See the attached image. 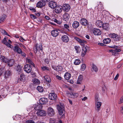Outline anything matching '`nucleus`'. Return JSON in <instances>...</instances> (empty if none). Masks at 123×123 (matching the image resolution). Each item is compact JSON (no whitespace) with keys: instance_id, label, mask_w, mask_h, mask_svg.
Wrapping results in <instances>:
<instances>
[{"instance_id":"nucleus-1","label":"nucleus","mask_w":123,"mask_h":123,"mask_svg":"<svg viewBox=\"0 0 123 123\" xmlns=\"http://www.w3.org/2000/svg\"><path fill=\"white\" fill-rule=\"evenodd\" d=\"M57 108L59 115H62L63 116L65 112L63 104L62 103H60L59 104L57 105Z\"/></svg>"},{"instance_id":"nucleus-2","label":"nucleus","mask_w":123,"mask_h":123,"mask_svg":"<svg viewBox=\"0 0 123 123\" xmlns=\"http://www.w3.org/2000/svg\"><path fill=\"white\" fill-rule=\"evenodd\" d=\"M109 36L111 38H115V40L116 41H119L120 38V36L117 35L115 33H111L109 34Z\"/></svg>"},{"instance_id":"nucleus-3","label":"nucleus","mask_w":123,"mask_h":123,"mask_svg":"<svg viewBox=\"0 0 123 123\" xmlns=\"http://www.w3.org/2000/svg\"><path fill=\"white\" fill-rule=\"evenodd\" d=\"M47 112L48 115L50 116H52L55 114V112L54 109L51 107H49L48 108Z\"/></svg>"},{"instance_id":"nucleus-4","label":"nucleus","mask_w":123,"mask_h":123,"mask_svg":"<svg viewBox=\"0 0 123 123\" xmlns=\"http://www.w3.org/2000/svg\"><path fill=\"white\" fill-rule=\"evenodd\" d=\"M102 105V103L101 102H98L95 103V109L97 112H98L100 111L101 107Z\"/></svg>"},{"instance_id":"nucleus-5","label":"nucleus","mask_w":123,"mask_h":123,"mask_svg":"<svg viewBox=\"0 0 123 123\" xmlns=\"http://www.w3.org/2000/svg\"><path fill=\"white\" fill-rule=\"evenodd\" d=\"M33 49L35 52L36 53L37 51L42 50V46L41 44L39 45L37 44L36 45L35 47H34Z\"/></svg>"},{"instance_id":"nucleus-6","label":"nucleus","mask_w":123,"mask_h":123,"mask_svg":"<svg viewBox=\"0 0 123 123\" xmlns=\"http://www.w3.org/2000/svg\"><path fill=\"white\" fill-rule=\"evenodd\" d=\"M31 66L29 65L26 64L24 66V69L27 73H29L31 72Z\"/></svg>"},{"instance_id":"nucleus-7","label":"nucleus","mask_w":123,"mask_h":123,"mask_svg":"<svg viewBox=\"0 0 123 123\" xmlns=\"http://www.w3.org/2000/svg\"><path fill=\"white\" fill-rule=\"evenodd\" d=\"M37 115L39 116H43L46 115V113L43 110H39L36 112Z\"/></svg>"},{"instance_id":"nucleus-8","label":"nucleus","mask_w":123,"mask_h":123,"mask_svg":"<svg viewBox=\"0 0 123 123\" xmlns=\"http://www.w3.org/2000/svg\"><path fill=\"white\" fill-rule=\"evenodd\" d=\"M46 3L43 0L38 2L36 5V6L39 8H41L45 6Z\"/></svg>"},{"instance_id":"nucleus-9","label":"nucleus","mask_w":123,"mask_h":123,"mask_svg":"<svg viewBox=\"0 0 123 123\" xmlns=\"http://www.w3.org/2000/svg\"><path fill=\"white\" fill-rule=\"evenodd\" d=\"M49 7L52 9H54L57 5V3L54 1H49L48 4Z\"/></svg>"},{"instance_id":"nucleus-10","label":"nucleus","mask_w":123,"mask_h":123,"mask_svg":"<svg viewBox=\"0 0 123 123\" xmlns=\"http://www.w3.org/2000/svg\"><path fill=\"white\" fill-rule=\"evenodd\" d=\"M68 94L70 97L73 98H77L79 96V94L78 93L73 92L69 93Z\"/></svg>"},{"instance_id":"nucleus-11","label":"nucleus","mask_w":123,"mask_h":123,"mask_svg":"<svg viewBox=\"0 0 123 123\" xmlns=\"http://www.w3.org/2000/svg\"><path fill=\"white\" fill-rule=\"evenodd\" d=\"M57 98L56 94L54 93H50L49 95V98L52 100H55Z\"/></svg>"},{"instance_id":"nucleus-12","label":"nucleus","mask_w":123,"mask_h":123,"mask_svg":"<svg viewBox=\"0 0 123 123\" xmlns=\"http://www.w3.org/2000/svg\"><path fill=\"white\" fill-rule=\"evenodd\" d=\"M92 32L94 35H100L101 34V30L98 29H93Z\"/></svg>"},{"instance_id":"nucleus-13","label":"nucleus","mask_w":123,"mask_h":123,"mask_svg":"<svg viewBox=\"0 0 123 123\" xmlns=\"http://www.w3.org/2000/svg\"><path fill=\"white\" fill-rule=\"evenodd\" d=\"M62 9L64 11L66 12L68 11L70 9V5L67 4H65L63 5Z\"/></svg>"},{"instance_id":"nucleus-14","label":"nucleus","mask_w":123,"mask_h":123,"mask_svg":"<svg viewBox=\"0 0 123 123\" xmlns=\"http://www.w3.org/2000/svg\"><path fill=\"white\" fill-rule=\"evenodd\" d=\"M34 109L35 110H38L42 108V106L40 104L37 103L33 105Z\"/></svg>"},{"instance_id":"nucleus-15","label":"nucleus","mask_w":123,"mask_h":123,"mask_svg":"<svg viewBox=\"0 0 123 123\" xmlns=\"http://www.w3.org/2000/svg\"><path fill=\"white\" fill-rule=\"evenodd\" d=\"M55 12L57 13H60L62 11V7L59 6H57L55 7Z\"/></svg>"},{"instance_id":"nucleus-16","label":"nucleus","mask_w":123,"mask_h":123,"mask_svg":"<svg viewBox=\"0 0 123 123\" xmlns=\"http://www.w3.org/2000/svg\"><path fill=\"white\" fill-rule=\"evenodd\" d=\"M48 101V99L44 98H41L39 100L40 104L42 105L46 104L47 103Z\"/></svg>"},{"instance_id":"nucleus-17","label":"nucleus","mask_w":123,"mask_h":123,"mask_svg":"<svg viewBox=\"0 0 123 123\" xmlns=\"http://www.w3.org/2000/svg\"><path fill=\"white\" fill-rule=\"evenodd\" d=\"M80 22L81 25H87L88 24L87 20L85 18H81L80 21Z\"/></svg>"},{"instance_id":"nucleus-18","label":"nucleus","mask_w":123,"mask_h":123,"mask_svg":"<svg viewBox=\"0 0 123 123\" xmlns=\"http://www.w3.org/2000/svg\"><path fill=\"white\" fill-rule=\"evenodd\" d=\"M83 76L82 75H80L78 77L77 81V84H81L82 81L83 80Z\"/></svg>"},{"instance_id":"nucleus-19","label":"nucleus","mask_w":123,"mask_h":123,"mask_svg":"<svg viewBox=\"0 0 123 123\" xmlns=\"http://www.w3.org/2000/svg\"><path fill=\"white\" fill-rule=\"evenodd\" d=\"M69 18V15L67 13H65L63 15V19L66 21H67L68 20Z\"/></svg>"},{"instance_id":"nucleus-20","label":"nucleus","mask_w":123,"mask_h":123,"mask_svg":"<svg viewBox=\"0 0 123 123\" xmlns=\"http://www.w3.org/2000/svg\"><path fill=\"white\" fill-rule=\"evenodd\" d=\"M13 50L17 52L19 54H21L22 52L21 49L17 46H15L13 49Z\"/></svg>"},{"instance_id":"nucleus-21","label":"nucleus","mask_w":123,"mask_h":123,"mask_svg":"<svg viewBox=\"0 0 123 123\" xmlns=\"http://www.w3.org/2000/svg\"><path fill=\"white\" fill-rule=\"evenodd\" d=\"M51 35L54 37H57L59 34V32L57 30H54L51 32Z\"/></svg>"},{"instance_id":"nucleus-22","label":"nucleus","mask_w":123,"mask_h":123,"mask_svg":"<svg viewBox=\"0 0 123 123\" xmlns=\"http://www.w3.org/2000/svg\"><path fill=\"white\" fill-rule=\"evenodd\" d=\"M62 40L64 42H67L68 41L69 39L68 36L66 35L63 36L61 38Z\"/></svg>"},{"instance_id":"nucleus-23","label":"nucleus","mask_w":123,"mask_h":123,"mask_svg":"<svg viewBox=\"0 0 123 123\" xmlns=\"http://www.w3.org/2000/svg\"><path fill=\"white\" fill-rule=\"evenodd\" d=\"M87 51V49L85 47H83L82 48V50L81 52V55L82 57L85 56L86 54Z\"/></svg>"},{"instance_id":"nucleus-24","label":"nucleus","mask_w":123,"mask_h":123,"mask_svg":"<svg viewBox=\"0 0 123 123\" xmlns=\"http://www.w3.org/2000/svg\"><path fill=\"white\" fill-rule=\"evenodd\" d=\"M79 25V23L77 21H74L73 23L72 26L75 29L77 28Z\"/></svg>"},{"instance_id":"nucleus-25","label":"nucleus","mask_w":123,"mask_h":123,"mask_svg":"<svg viewBox=\"0 0 123 123\" xmlns=\"http://www.w3.org/2000/svg\"><path fill=\"white\" fill-rule=\"evenodd\" d=\"M0 59L2 62H3L6 63H7L8 62L9 59L7 58H5L4 56H1L0 58Z\"/></svg>"},{"instance_id":"nucleus-26","label":"nucleus","mask_w":123,"mask_h":123,"mask_svg":"<svg viewBox=\"0 0 123 123\" xmlns=\"http://www.w3.org/2000/svg\"><path fill=\"white\" fill-rule=\"evenodd\" d=\"M95 24L97 26L101 27L102 26L103 23L101 21L98 20L96 21L95 22Z\"/></svg>"},{"instance_id":"nucleus-27","label":"nucleus","mask_w":123,"mask_h":123,"mask_svg":"<svg viewBox=\"0 0 123 123\" xmlns=\"http://www.w3.org/2000/svg\"><path fill=\"white\" fill-rule=\"evenodd\" d=\"M92 71L97 72L98 71V68L97 66L94 64L92 63L91 65Z\"/></svg>"},{"instance_id":"nucleus-28","label":"nucleus","mask_w":123,"mask_h":123,"mask_svg":"<svg viewBox=\"0 0 123 123\" xmlns=\"http://www.w3.org/2000/svg\"><path fill=\"white\" fill-rule=\"evenodd\" d=\"M23 123H35L34 120L33 119H31L27 120H23Z\"/></svg>"},{"instance_id":"nucleus-29","label":"nucleus","mask_w":123,"mask_h":123,"mask_svg":"<svg viewBox=\"0 0 123 123\" xmlns=\"http://www.w3.org/2000/svg\"><path fill=\"white\" fill-rule=\"evenodd\" d=\"M71 76L70 73H66L64 75L65 78L66 80H69Z\"/></svg>"},{"instance_id":"nucleus-30","label":"nucleus","mask_w":123,"mask_h":123,"mask_svg":"<svg viewBox=\"0 0 123 123\" xmlns=\"http://www.w3.org/2000/svg\"><path fill=\"white\" fill-rule=\"evenodd\" d=\"M111 41V40L110 38H105L103 40V42L105 44L109 43Z\"/></svg>"},{"instance_id":"nucleus-31","label":"nucleus","mask_w":123,"mask_h":123,"mask_svg":"<svg viewBox=\"0 0 123 123\" xmlns=\"http://www.w3.org/2000/svg\"><path fill=\"white\" fill-rule=\"evenodd\" d=\"M102 26L103 29L105 30H108L109 29V25L107 23L103 24Z\"/></svg>"},{"instance_id":"nucleus-32","label":"nucleus","mask_w":123,"mask_h":123,"mask_svg":"<svg viewBox=\"0 0 123 123\" xmlns=\"http://www.w3.org/2000/svg\"><path fill=\"white\" fill-rule=\"evenodd\" d=\"M11 74V72L10 71H6L5 74V78H7L10 76Z\"/></svg>"},{"instance_id":"nucleus-33","label":"nucleus","mask_w":123,"mask_h":123,"mask_svg":"<svg viewBox=\"0 0 123 123\" xmlns=\"http://www.w3.org/2000/svg\"><path fill=\"white\" fill-rule=\"evenodd\" d=\"M14 61L12 59L9 60L8 62H7V64L10 67L12 66L13 64Z\"/></svg>"},{"instance_id":"nucleus-34","label":"nucleus","mask_w":123,"mask_h":123,"mask_svg":"<svg viewBox=\"0 0 123 123\" xmlns=\"http://www.w3.org/2000/svg\"><path fill=\"white\" fill-rule=\"evenodd\" d=\"M32 81L34 84L38 85L40 83V81L38 79H34L32 80Z\"/></svg>"},{"instance_id":"nucleus-35","label":"nucleus","mask_w":123,"mask_h":123,"mask_svg":"<svg viewBox=\"0 0 123 123\" xmlns=\"http://www.w3.org/2000/svg\"><path fill=\"white\" fill-rule=\"evenodd\" d=\"M44 78L46 81L49 82L50 83L51 82V80L49 77L48 75H46L44 77Z\"/></svg>"},{"instance_id":"nucleus-36","label":"nucleus","mask_w":123,"mask_h":123,"mask_svg":"<svg viewBox=\"0 0 123 123\" xmlns=\"http://www.w3.org/2000/svg\"><path fill=\"white\" fill-rule=\"evenodd\" d=\"M17 70L19 74H20L22 72V68L20 66L18 65L17 66Z\"/></svg>"},{"instance_id":"nucleus-37","label":"nucleus","mask_w":123,"mask_h":123,"mask_svg":"<svg viewBox=\"0 0 123 123\" xmlns=\"http://www.w3.org/2000/svg\"><path fill=\"white\" fill-rule=\"evenodd\" d=\"M25 75L23 74H21L20 75V79L21 81H24L26 79Z\"/></svg>"},{"instance_id":"nucleus-38","label":"nucleus","mask_w":123,"mask_h":123,"mask_svg":"<svg viewBox=\"0 0 123 123\" xmlns=\"http://www.w3.org/2000/svg\"><path fill=\"white\" fill-rule=\"evenodd\" d=\"M37 89L38 91L40 92H42L43 91V88L41 86H38L37 87Z\"/></svg>"},{"instance_id":"nucleus-39","label":"nucleus","mask_w":123,"mask_h":123,"mask_svg":"<svg viewBox=\"0 0 123 123\" xmlns=\"http://www.w3.org/2000/svg\"><path fill=\"white\" fill-rule=\"evenodd\" d=\"M80 62V61L79 59H76L74 62V64L76 65H79Z\"/></svg>"},{"instance_id":"nucleus-40","label":"nucleus","mask_w":123,"mask_h":123,"mask_svg":"<svg viewBox=\"0 0 123 123\" xmlns=\"http://www.w3.org/2000/svg\"><path fill=\"white\" fill-rule=\"evenodd\" d=\"M86 43V42L83 40H81L79 43L82 46H84L85 45V43Z\"/></svg>"},{"instance_id":"nucleus-41","label":"nucleus","mask_w":123,"mask_h":123,"mask_svg":"<svg viewBox=\"0 0 123 123\" xmlns=\"http://www.w3.org/2000/svg\"><path fill=\"white\" fill-rule=\"evenodd\" d=\"M35 109H34V107H33V105L31 106L30 107H29L27 109V110L28 111H32L34 110Z\"/></svg>"},{"instance_id":"nucleus-42","label":"nucleus","mask_w":123,"mask_h":123,"mask_svg":"<svg viewBox=\"0 0 123 123\" xmlns=\"http://www.w3.org/2000/svg\"><path fill=\"white\" fill-rule=\"evenodd\" d=\"M63 69V68L61 66H57L56 67V69L55 70L58 71H61Z\"/></svg>"},{"instance_id":"nucleus-43","label":"nucleus","mask_w":123,"mask_h":123,"mask_svg":"<svg viewBox=\"0 0 123 123\" xmlns=\"http://www.w3.org/2000/svg\"><path fill=\"white\" fill-rule=\"evenodd\" d=\"M100 99L99 98L98 96V95H96L95 96V103L96 102H99Z\"/></svg>"},{"instance_id":"nucleus-44","label":"nucleus","mask_w":123,"mask_h":123,"mask_svg":"<svg viewBox=\"0 0 123 123\" xmlns=\"http://www.w3.org/2000/svg\"><path fill=\"white\" fill-rule=\"evenodd\" d=\"M5 17V15H3L2 16L0 19V24L4 21Z\"/></svg>"},{"instance_id":"nucleus-45","label":"nucleus","mask_w":123,"mask_h":123,"mask_svg":"<svg viewBox=\"0 0 123 123\" xmlns=\"http://www.w3.org/2000/svg\"><path fill=\"white\" fill-rule=\"evenodd\" d=\"M86 66L85 64H82L81 66V71H83L85 69Z\"/></svg>"},{"instance_id":"nucleus-46","label":"nucleus","mask_w":123,"mask_h":123,"mask_svg":"<svg viewBox=\"0 0 123 123\" xmlns=\"http://www.w3.org/2000/svg\"><path fill=\"white\" fill-rule=\"evenodd\" d=\"M27 62L29 63L31 65H33V67H34V64L33 62L31 61V60L30 59H27Z\"/></svg>"},{"instance_id":"nucleus-47","label":"nucleus","mask_w":123,"mask_h":123,"mask_svg":"<svg viewBox=\"0 0 123 123\" xmlns=\"http://www.w3.org/2000/svg\"><path fill=\"white\" fill-rule=\"evenodd\" d=\"M0 31L2 34L9 36V35H8L7 33L5 30L1 29L0 30Z\"/></svg>"},{"instance_id":"nucleus-48","label":"nucleus","mask_w":123,"mask_h":123,"mask_svg":"<svg viewBox=\"0 0 123 123\" xmlns=\"http://www.w3.org/2000/svg\"><path fill=\"white\" fill-rule=\"evenodd\" d=\"M41 68L43 70H49V68H48V67H47L46 66H43L42 67H41Z\"/></svg>"},{"instance_id":"nucleus-49","label":"nucleus","mask_w":123,"mask_h":123,"mask_svg":"<svg viewBox=\"0 0 123 123\" xmlns=\"http://www.w3.org/2000/svg\"><path fill=\"white\" fill-rule=\"evenodd\" d=\"M55 55L56 57L61 56V55L62 54L60 52H55Z\"/></svg>"},{"instance_id":"nucleus-50","label":"nucleus","mask_w":123,"mask_h":123,"mask_svg":"<svg viewBox=\"0 0 123 123\" xmlns=\"http://www.w3.org/2000/svg\"><path fill=\"white\" fill-rule=\"evenodd\" d=\"M56 122L54 119H50V123H56Z\"/></svg>"},{"instance_id":"nucleus-51","label":"nucleus","mask_w":123,"mask_h":123,"mask_svg":"<svg viewBox=\"0 0 123 123\" xmlns=\"http://www.w3.org/2000/svg\"><path fill=\"white\" fill-rule=\"evenodd\" d=\"M64 26L65 28L67 29L68 31H69V30L68 29L69 28V26L68 24H65L64 25Z\"/></svg>"},{"instance_id":"nucleus-52","label":"nucleus","mask_w":123,"mask_h":123,"mask_svg":"<svg viewBox=\"0 0 123 123\" xmlns=\"http://www.w3.org/2000/svg\"><path fill=\"white\" fill-rule=\"evenodd\" d=\"M10 43H9L7 42V43H6L5 44L6 45V46L7 47H9L10 48H12L13 46L12 45H11Z\"/></svg>"},{"instance_id":"nucleus-53","label":"nucleus","mask_w":123,"mask_h":123,"mask_svg":"<svg viewBox=\"0 0 123 123\" xmlns=\"http://www.w3.org/2000/svg\"><path fill=\"white\" fill-rule=\"evenodd\" d=\"M109 52H111L112 53V55H115L116 53V52L115 51V50H109Z\"/></svg>"},{"instance_id":"nucleus-54","label":"nucleus","mask_w":123,"mask_h":123,"mask_svg":"<svg viewBox=\"0 0 123 123\" xmlns=\"http://www.w3.org/2000/svg\"><path fill=\"white\" fill-rule=\"evenodd\" d=\"M7 39L6 37H5L4 38L3 41H2V43L5 44L6 43H7Z\"/></svg>"},{"instance_id":"nucleus-55","label":"nucleus","mask_w":123,"mask_h":123,"mask_svg":"<svg viewBox=\"0 0 123 123\" xmlns=\"http://www.w3.org/2000/svg\"><path fill=\"white\" fill-rule=\"evenodd\" d=\"M54 21L57 24H60L62 23V22L61 21H58L56 19H55L54 20Z\"/></svg>"},{"instance_id":"nucleus-56","label":"nucleus","mask_w":123,"mask_h":123,"mask_svg":"<svg viewBox=\"0 0 123 123\" xmlns=\"http://www.w3.org/2000/svg\"><path fill=\"white\" fill-rule=\"evenodd\" d=\"M74 39L79 43L81 40L77 37H74Z\"/></svg>"},{"instance_id":"nucleus-57","label":"nucleus","mask_w":123,"mask_h":123,"mask_svg":"<svg viewBox=\"0 0 123 123\" xmlns=\"http://www.w3.org/2000/svg\"><path fill=\"white\" fill-rule=\"evenodd\" d=\"M74 39L79 43L81 40L77 37H74Z\"/></svg>"},{"instance_id":"nucleus-58","label":"nucleus","mask_w":123,"mask_h":123,"mask_svg":"<svg viewBox=\"0 0 123 123\" xmlns=\"http://www.w3.org/2000/svg\"><path fill=\"white\" fill-rule=\"evenodd\" d=\"M123 102V96L121 98L120 100L118 101V103L119 104H120Z\"/></svg>"},{"instance_id":"nucleus-59","label":"nucleus","mask_w":123,"mask_h":123,"mask_svg":"<svg viewBox=\"0 0 123 123\" xmlns=\"http://www.w3.org/2000/svg\"><path fill=\"white\" fill-rule=\"evenodd\" d=\"M30 16L31 18L33 19H36L37 18L34 15L32 14H31L30 15Z\"/></svg>"},{"instance_id":"nucleus-60","label":"nucleus","mask_w":123,"mask_h":123,"mask_svg":"<svg viewBox=\"0 0 123 123\" xmlns=\"http://www.w3.org/2000/svg\"><path fill=\"white\" fill-rule=\"evenodd\" d=\"M98 6H99V8H100L101 9H103V5L101 4V3L100 2L98 5Z\"/></svg>"},{"instance_id":"nucleus-61","label":"nucleus","mask_w":123,"mask_h":123,"mask_svg":"<svg viewBox=\"0 0 123 123\" xmlns=\"http://www.w3.org/2000/svg\"><path fill=\"white\" fill-rule=\"evenodd\" d=\"M45 62L46 63L48 64L49 62V60L48 58H46L45 60Z\"/></svg>"},{"instance_id":"nucleus-62","label":"nucleus","mask_w":123,"mask_h":123,"mask_svg":"<svg viewBox=\"0 0 123 123\" xmlns=\"http://www.w3.org/2000/svg\"><path fill=\"white\" fill-rule=\"evenodd\" d=\"M30 9L32 12H35L36 11V10L34 8L31 7L30 8Z\"/></svg>"},{"instance_id":"nucleus-63","label":"nucleus","mask_w":123,"mask_h":123,"mask_svg":"<svg viewBox=\"0 0 123 123\" xmlns=\"http://www.w3.org/2000/svg\"><path fill=\"white\" fill-rule=\"evenodd\" d=\"M119 76V74H117L114 78V80H116L117 79Z\"/></svg>"},{"instance_id":"nucleus-64","label":"nucleus","mask_w":123,"mask_h":123,"mask_svg":"<svg viewBox=\"0 0 123 123\" xmlns=\"http://www.w3.org/2000/svg\"><path fill=\"white\" fill-rule=\"evenodd\" d=\"M75 50L78 53V52L79 49V47H78L76 46L75 47Z\"/></svg>"}]
</instances>
